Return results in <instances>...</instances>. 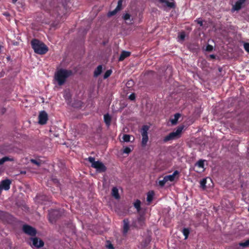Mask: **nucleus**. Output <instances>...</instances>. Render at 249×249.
<instances>
[{"label":"nucleus","mask_w":249,"mask_h":249,"mask_svg":"<svg viewBox=\"0 0 249 249\" xmlns=\"http://www.w3.org/2000/svg\"><path fill=\"white\" fill-rule=\"evenodd\" d=\"M72 74L71 70L60 69L55 72L54 79L58 85L62 86L66 82L67 79Z\"/></svg>","instance_id":"1"},{"label":"nucleus","mask_w":249,"mask_h":249,"mask_svg":"<svg viewBox=\"0 0 249 249\" xmlns=\"http://www.w3.org/2000/svg\"><path fill=\"white\" fill-rule=\"evenodd\" d=\"M31 44L35 53L42 55L46 54L48 51V47L42 42L37 39H33Z\"/></svg>","instance_id":"2"},{"label":"nucleus","mask_w":249,"mask_h":249,"mask_svg":"<svg viewBox=\"0 0 249 249\" xmlns=\"http://www.w3.org/2000/svg\"><path fill=\"white\" fill-rule=\"evenodd\" d=\"M91 163V166L95 168L98 172H105L107 170V167L103 163L99 160L95 161V158L92 157H89L87 159Z\"/></svg>","instance_id":"3"},{"label":"nucleus","mask_w":249,"mask_h":249,"mask_svg":"<svg viewBox=\"0 0 249 249\" xmlns=\"http://www.w3.org/2000/svg\"><path fill=\"white\" fill-rule=\"evenodd\" d=\"M62 210H51L49 211L48 219L50 223H53L63 214Z\"/></svg>","instance_id":"4"},{"label":"nucleus","mask_w":249,"mask_h":249,"mask_svg":"<svg viewBox=\"0 0 249 249\" xmlns=\"http://www.w3.org/2000/svg\"><path fill=\"white\" fill-rule=\"evenodd\" d=\"M183 128V126L178 127L176 131H174L169 133L168 135L164 138L163 140V142H166L168 141L178 138L179 135L181 134Z\"/></svg>","instance_id":"5"},{"label":"nucleus","mask_w":249,"mask_h":249,"mask_svg":"<svg viewBox=\"0 0 249 249\" xmlns=\"http://www.w3.org/2000/svg\"><path fill=\"white\" fill-rule=\"evenodd\" d=\"M149 129V126L146 125H144L142 126L141 133L142 136V146H145L148 140V130Z\"/></svg>","instance_id":"6"},{"label":"nucleus","mask_w":249,"mask_h":249,"mask_svg":"<svg viewBox=\"0 0 249 249\" xmlns=\"http://www.w3.org/2000/svg\"><path fill=\"white\" fill-rule=\"evenodd\" d=\"M0 219L7 221L8 222L15 221V218L9 213L0 210Z\"/></svg>","instance_id":"7"},{"label":"nucleus","mask_w":249,"mask_h":249,"mask_svg":"<svg viewBox=\"0 0 249 249\" xmlns=\"http://www.w3.org/2000/svg\"><path fill=\"white\" fill-rule=\"evenodd\" d=\"M151 240V237L150 234H144L142 236V240L141 242L139 248L141 249L146 248L150 243Z\"/></svg>","instance_id":"8"},{"label":"nucleus","mask_w":249,"mask_h":249,"mask_svg":"<svg viewBox=\"0 0 249 249\" xmlns=\"http://www.w3.org/2000/svg\"><path fill=\"white\" fill-rule=\"evenodd\" d=\"M48 120V116L45 111H42L38 115V123L40 124H45Z\"/></svg>","instance_id":"9"},{"label":"nucleus","mask_w":249,"mask_h":249,"mask_svg":"<svg viewBox=\"0 0 249 249\" xmlns=\"http://www.w3.org/2000/svg\"><path fill=\"white\" fill-rule=\"evenodd\" d=\"M11 184V181L9 179H4L0 183V191L2 190L7 191L9 190L10 188V184Z\"/></svg>","instance_id":"10"},{"label":"nucleus","mask_w":249,"mask_h":249,"mask_svg":"<svg viewBox=\"0 0 249 249\" xmlns=\"http://www.w3.org/2000/svg\"><path fill=\"white\" fill-rule=\"evenodd\" d=\"M22 231L24 233H36V229L27 224H24L22 226Z\"/></svg>","instance_id":"11"},{"label":"nucleus","mask_w":249,"mask_h":249,"mask_svg":"<svg viewBox=\"0 0 249 249\" xmlns=\"http://www.w3.org/2000/svg\"><path fill=\"white\" fill-rule=\"evenodd\" d=\"M145 220L144 215L143 214H140L134 223V226L139 228L142 227L144 224Z\"/></svg>","instance_id":"12"},{"label":"nucleus","mask_w":249,"mask_h":249,"mask_svg":"<svg viewBox=\"0 0 249 249\" xmlns=\"http://www.w3.org/2000/svg\"><path fill=\"white\" fill-rule=\"evenodd\" d=\"M31 240L32 241L33 246L37 248L42 247L44 246V242L37 237H32Z\"/></svg>","instance_id":"13"},{"label":"nucleus","mask_w":249,"mask_h":249,"mask_svg":"<svg viewBox=\"0 0 249 249\" xmlns=\"http://www.w3.org/2000/svg\"><path fill=\"white\" fill-rule=\"evenodd\" d=\"M159 1L161 3H164L166 7H168L170 8H175L176 7V4L174 2H170L167 0H159Z\"/></svg>","instance_id":"14"},{"label":"nucleus","mask_w":249,"mask_h":249,"mask_svg":"<svg viewBox=\"0 0 249 249\" xmlns=\"http://www.w3.org/2000/svg\"><path fill=\"white\" fill-rule=\"evenodd\" d=\"M123 232L126 233L129 228V221L128 219H124L123 220Z\"/></svg>","instance_id":"15"},{"label":"nucleus","mask_w":249,"mask_h":249,"mask_svg":"<svg viewBox=\"0 0 249 249\" xmlns=\"http://www.w3.org/2000/svg\"><path fill=\"white\" fill-rule=\"evenodd\" d=\"M130 52L125 51H123L119 57V61H122L126 57L129 56L130 55Z\"/></svg>","instance_id":"16"},{"label":"nucleus","mask_w":249,"mask_h":249,"mask_svg":"<svg viewBox=\"0 0 249 249\" xmlns=\"http://www.w3.org/2000/svg\"><path fill=\"white\" fill-rule=\"evenodd\" d=\"M111 195L112 196H113L116 199H119L120 198L118 192V189L116 187H114L112 189Z\"/></svg>","instance_id":"17"},{"label":"nucleus","mask_w":249,"mask_h":249,"mask_svg":"<svg viewBox=\"0 0 249 249\" xmlns=\"http://www.w3.org/2000/svg\"><path fill=\"white\" fill-rule=\"evenodd\" d=\"M243 6V5L240 2H239L237 0L235 2V4L232 6L231 11H238L242 8Z\"/></svg>","instance_id":"18"},{"label":"nucleus","mask_w":249,"mask_h":249,"mask_svg":"<svg viewBox=\"0 0 249 249\" xmlns=\"http://www.w3.org/2000/svg\"><path fill=\"white\" fill-rule=\"evenodd\" d=\"M104 122L107 126H109L111 124V118L108 114H106L104 116Z\"/></svg>","instance_id":"19"},{"label":"nucleus","mask_w":249,"mask_h":249,"mask_svg":"<svg viewBox=\"0 0 249 249\" xmlns=\"http://www.w3.org/2000/svg\"><path fill=\"white\" fill-rule=\"evenodd\" d=\"M102 66L99 65L94 71V76L96 77L98 76L101 73L102 71Z\"/></svg>","instance_id":"20"},{"label":"nucleus","mask_w":249,"mask_h":249,"mask_svg":"<svg viewBox=\"0 0 249 249\" xmlns=\"http://www.w3.org/2000/svg\"><path fill=\"white\" fill-rule=\"evenodd\" d=\"M154 195V193L153 191H150L147 193V201L148 202H151L153 199Z\"/></svg>","instance_id":"21"},{"label":"nucleus","mask_w":249,"mask_h":249,"mask_svg":"<svg viewBox=\"0 0 249 249\" xmlns=\"http://www.w3.org/2000/svg\"><path fill=\"white\" fill-rule=\"evenodd\" d=\"M180 116V114L179 113H176L175 114L174 119L171 120L172 124H176L177 123Z\"/></svg>","instance_id":"22"},{"label":"nucleus","mask_w":249,"mask_h":249,"mask_svg":"<svg viewBox=\"0 0 249 249\" xmlns=\"http://www.w3.org/2000/svg\"><path fill=\"white\" fill-rule=\"evenodd\" d=\"M141 201L139 199H137L134 203V206L137 209L138 212H139L141 210Z\"/></svg>","instance_id":"23"},{"label":"nucleus","mask_w":249,"mask_h":249,"mask_svg":"<svg viewBox=\"0 0 249 249\" xmlns=\"http://www.w3.org/2000/svg\"><path fill=\"white\" fill-rule=\"evenodd\" d=\"M122 138L123 141L124 142H133L134 140V138H133V140L131 141V136L130 135L128 134H124Z\"/></svg>","instance_id":"24"},{"label":"nucleus","mask_w":249,"mask_h":249,"mask_svg":"<svg viewBox=\"0 0 249 249\" xmlns=\"http://www.w3.org/2000/svg\"><path fill=\"white\" fill-rule=\"evenodd\" d=\"M205 160H199L195 164L196 166H198L199 168H203L204 167V161Z\"/></svg>","instance_id":"25"},{"label":"nucleus","mask_w":249,"mask_h":249,"mask_svg":"<svg viewBox=\"0 0 249 249\" xmlns=\"http://www.w3.org/2000/svg\"><path fill=\"white\" fill-rule=\"evenodd\" d=\"M239 245L243 248L249 247V238L244 242H240L239 243Z\"/></svg>","instance_id":"26"},{"label":"nucleus","mask_w":249,"mask_h":249,"mask_svg":"<svg viewBox=\"0 0 249 249\" xmlns=\"http://www.w3.org/2000/svg\"><path fill=\"white\" fill-rule=\"evenodd\" d=\"M11 160H12L10 159L8 157H3L2 159H0V165L3 164L5 162H6L7 161H11Z\"/></svg>","instance_id":"27"},{"label":"nucleus","mask_w":249,"mask_h":249,"mask_svg":"<svg viewBox=\"0 0 249 249\" xmlns=\"http://www.w3.org/2000/svg\"><path fill=\"white\" fill-rule=\"evenodd\" d=\"M165 178L167 181H173L175 179V178L172 175L165 176Z\"/></svg>","instance_id":"28"},{"label":"nucleus","mask_w":249,"mask_h":249,"mask_svg":"<svg viewBox=\"0 0 249 249\" xmlns=\"http://www.w3.org/2000/svg\"><path fill=\"white\" fill-rule=\"evenodd\" d=\"M112 71L111 70H107L104 75V79H107V78L109 76H110V75H111V73H112Z\"/></svg>","instance_id":"29"},{"label":"nucleus","mask_w":249,"mask_h":249,"mask_svg":"<svg viewBox=\"0 0 249 249\" xmlns=\"http://www.w3.org/2000/svg\"><path fill=\"white\" fill-rule=\"evenodd\" d=\"M123 1V0H119V1H118L117 6L116 7V9H117L118 11L121 10L122 9Z\"/></svg>","instance_id":"30"},{"label":"nucleus","mask_w":249,"mask_h":249,"mask_svg":"<svg viewBox=\"0 0 249 249\" xmlns=\"http://www.w3.org/2000/svg\"><path fill=\"white\" fill-rule=\"evenodd\" d=\"M206 178H203L200 182V184L201 186L203 189L206 188Z\"/></svg>","instance_id":"31"},{"label":"nucleus","mask_w":249,"mask_h":249,"mask_svg":"<svg viewBox=\"0 0 249 249\" xmlns=\"http://www.w3.org/2000/svg\"><path fill=\"white\" fill-rule=\"evenodd\" d=\"M106 246L107 248L108 249H114L113 245L111 243V242L109 241H107Z\"/></svg>","instance_id":"32"},{"label":"nucleus","mask_w":249,"mask_h":249,"mask_svg":"<svg viewBox=\"0 0 249 249\" xmlns=\"http://www.w3.org/2000/svg\"><path fill=\"white\" fill-rule=\"evenodd\" d=\"M167 182L165 177L163 178V179L161 180H160L159 182V185L163 187L164 186L165 184Z\"/></svg>","instance_id":"33"},{"label":"nucleus","mask_w":249,"mask_h":249,"mask_svg":"<svg viewBox=\"0 0 249 249\" xmlns=\"http://www.w3.org/2000/svg\"><path fill=\"white\" fill-rule=\"evenodd\" d=\"M132 151V149L129 147H125L123 150V153L128 154Z\"/></svg>","instance_id":"34"},{"label":"nucleus","mask_w":249,"mask_h":249,"mask_svg":"<svg viewBox=\"0 0 249 249\" xmlns=\"http://www.w3.org/2000/svg\"><path fill=\"white\" fill-rule=\"evenodd\" d=\"M30 160L32 163H33L37 166L40 165L41 162L39 161H38L35 159H31Z\"/></svg>","instance_id":"35"},{"label":"nucleus","mask_w":249,"mask_h":249,"mask_svg":"<svg viewBox=\"0 0 249 249\" xmlns=\"http://www.w3.org/2000/svg\"><path fill=\"white\" fill-rule=\"evenodd\" d=\"M119 11L116 9V8L112 11H110L108 13V16H114Z\"/></svg>","instance_id":"36"},{"label":"nucleus","mask_w":249,"mask_h":249,"mask_svg":"<svg viewBox=\"0 0 249 249\" xmlns=\"http://www.w3.org/2000/svg\"><path fill=\"white\" fill-rule=\"evenodd\" d=\"M213 46L211 45H207L206 47V51L208 52H211L213 50Z\"/></svg>","instance_id":"37"},{"label":"nucleus","mask_w":249,"mask_h":249,"mask_svg":"<svg viewBox=\"0 0 249 249\" xmlns=\"http://www.w3.org/2000/svg\"><path fill=\"white\" fill-rule=\"evenodd\" d=\"M244 47L245 51L249 53V43H245Z\"/></svg>","instance_id":"38"},{"label":"nucleus","mask_w":249,"mask_h":249,"mask_svg":"<svg viewBox=\"0 0 249 249\" xmlns=\"http://www.w3.org/2000/svg\"><path fill=\"white\" fill-rule=\"evenodd\" d=\"M134 84V81L132 80H129L127 82L126 85L127 87H132Z\"/></svg>","instance_id":"39"},{"label":"nucleus","mask_w":249,"mask_h":249,"mask_svg":"<svg viewBox=\"0 0 249 249\" xmlns=\"http://www.w3.org/2000/svg\"><path fill=\"white\" fill-rule=\"evenodd\" d=\"M179 172L178 171V170H176L174 172V173H173V174H172V175H173V176L176 178L177 177V178L178 179V178H179Z\"/></svg>","instance_id":"40"},{"label":"nucleus","mask_w":249,"mask_h":249,"mask_svg":"<svg viewBox=\"0 0 249 249\" xmlns=\"http://www.w3.org/2000/svg\"><path fill=\"white\" fill-rule=\"evenodd\" d=\"M130 18V14H129L128 13L125 14L123 16V18L125 20H127L129 19Z\"/></svg>","instance_id":"41"},{"label":"nucleus","mask_w":249,"mask_h":249,"mask_svg":"<svg viewBox=\"0 0 249 249\" xmlns=\"http://www.w3.org/2000/svg\"><path fill=\"white\" fill-rule=\"evenodd\" d=\"M136 98V96H135V93H131L129 96V99L130 100H134Z\"/></svg>","instance_id":"42"},{"label":"nucleus","mask_w":249,"mask_h":249,"mask_svg":"<svg viewBox=\"0 0 249 249\" xmlns=\"http://www.w3.org/2000/svg\"><path fill=\"white\" fill-rule=\"evenodd\" d=\"M178 37L179 39H180L182 40H183L185 39V37L184 33H182L181 34H180Z\"/></svg>","instance_id":"43"},{"label":"nucleus","mask_w":249,"mask_h":249,"mask_svg":"<svg viewBox=\"0 0 249 249\" xmlns=\"http://www.w3.org/2000/svg\"><path fill=\"white\" fill-rule=\"evenodd\" d=\"M52 181L54 184H56L57 185H58L59 181L57 178H52Z\"/></svg>","instance_id":"44"},{"label":"nucleus","mask_w":249,"mask_h":249,"mask_svg":"<svg viewBox=\"0 0 249 249\" xmlns=\"http://www.w3.org/2000/svg\"><path fill=\"white\" fill-rule=\"evenodd\" d=\"M183 233H189L190 231L188 228H184L182 231Z\"/></svg>","instance_id":"45"},{"label":"nucleus","mask_w":249,"mask_h":249,"mask_svg":"<svg viewBox=\"0 0 249 249\" xmlns=\"http://www.w3.org/2000/svg\"><path fill=\"white\" fill-rule=\"evenodd\" d=\"M197 22V24H199L200 26H203V21L199 19H197L196 20Z\"/></svg>","instance_id":"46"},{"label":"nucleus","mask_w":249,"mask_h":249,"mask_svg":"<svg viewBox=\"0 0 249 249\" xmlns=\"http://www.w3.org/2000/svg\"><path fill=\"white\" fill-rule=\"evenodd\" d=\"M242 4L244 5L246 2L247 0H238Z\"/></svg>","instance_id":"47"},{"label":"nucleus","mask_w":249,"mask_h":249,"mask_svg":"<svg viewBox=\"0 0 249 249\" xmlns=\"http://www.w3.org/2000/svg\"><path fill=\"white\" fill-rule=\"evenodd\" d=\"M184 236V239H186L188 237L189 234H183Z\"/></svg>","instance_id":"48"},{"label":"nucleus","mask_w":249,"mask_h":249,"mask_svg":"<svg viewBox=\"0 0 249 249\" xmlns=\"http://www.w3.org/2000/svg\"><path fill=\"white\" fill-rule=\"evenodd\" d=\"M210 57H211V58H215V55H213V54H211V55H210Z\"/></svg>","instance_id":"49"},{"label":"nucleus","mask_w":249,"mask_h":249,"mask_svg":"<svg viewBox=\"0 0 249 249\" xmlns=\"http://www.w3.org/2000/svg\"><path fill=\"white\" fill-rule=\"evenodd\" d=\"M4 15L6 16H8L9 15V14L7 13H5L4 14H3Z\"/></svg>","instance_id":"50"},{"label":"nucleus","mask_w":249,"mask_h":249,"mask_svg":"<svg viewBox=\"0 0 249 249\" xmlns=\"http://www.w3.org/2000/svg\"><path fill=\"white\" fill-rule=\"evenodd\" d=\"M17 0H12L13 3H16Z\"/></svg>","instance_id":"51"},{"label":"nucleus","mask_w":249,"mask_h":249,"mask_svg":"<svg viewBox=\"0 0 249 249\" xmlns=\"http://www.w3.org/2000/svg\"><path fill=\"white\" fill-rule=\"evenodd\" d=\"M2 110H3V111H2L3 113L5 111V108H3Z\"/></svg>","instance_id":"52"},{"label":"nucleus","mask_w":249,"mask_h":249,"mask_svg":"<svg viewBox=\"0 0 249 249\" xmlns=\"http://www.w3.org/2000/svg\"><path fill=\"white\" fill-rule=\"evenodd\" d=\"M31 235H34V236H35L36 234H31Z\"/></svg>","instance_id":"53"},{"label":"nucleus","mask_w":249,"mask_h":249,"mask_svg":"<svg viewBox=\"0 0 249 249\" xmlns=\"http://www.w3.org/2000/svg\"><path fill=\"white\" fill-rule=\"evenodd\" d=\"M248 211L249 212V208L248 209Z\"/></svg>","instance_id":"54"}]
</instances>
